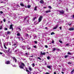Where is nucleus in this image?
Listing matches in <instances>:
<instances>
[{"label": "nucleus", "instance_id": "nucleus-1", "mask_svg": "<svg viewBox=\"0 0 74 74\" xmlns=\"http://www.w3.org/2000/svg\"><path fill=\"white\" fill-rule=\"evenodd\" d=\"M21 65L19 66V67L20 69H23L24 66H25V64L23 62H21Z\"/></svg>", "mask_w": 74, "mask_h": 74}, {"label": "nucleus", "instance_id": "nucleus-2", "mask_svg": "<svg viewBox=\"0 0 74 74\" xmlns=\"http://www.w3.org/2000/svg\"><path fill=\"white\" fill-rule=\"evenodd\" d=\"M42 17H43L42 16H41L39 17L38 19L39 22H40L41 21V20H42Z\"/></svg>", "mask_w": 74, "mask_h": 74}, {"label": "nucleus", "instance_id": "nucleus-3", "mask_svg": "<svg viewBox=\"0 0 74 74\" xmlns=\"http://www.w3.org/2000/svg\"><path fill=\"white\" fill-rule=\"evenodd\" d=\"M26 71H27V74H32V73H31V72H30V71H29V70H28V69H27V68H26Z\"/></svg>", "mask_w": 74, "mask_h": 74}, {"label": "nucleus", "instance_id": "nucleus-4", "mask_svg": "<svg viewBox=\"0 0 74 74\" xmlns=\"http://www.w3.org/2000/svg\"><path fill=\"white\" fill-rule=\"evenodd\" d=\"M59 12L60 14H63L64 13V11L63 10H62L61 11H59Z\"/></svg>", "mask_w": 74, "mask_h": 74}, {"label": "nucleus", "instance_id": "nucleus-5", "mask_svg": "<svg viewBox=\"0 0 74 74\" xmlns=\"http://www.w3.org/2000/svg\"><path fill=\"white\" fill-rule=\"evenodd\" d=\"M5 64H10V61H7L5 63Z\"/></svg>", "mask_w": 74, "mask_h": 74}, {"label": "nucleus", "instance_id": "nucleus-6", "mask_svg": "<svg viewBox=\"0 0 74 74\" xmlns=\"http://www.w3.org/2000/svg\"><path fill=\"white\" fill-rule=\"evenodd\" d=\"M69 30H70L71 31H73L74 30V28L73 27L70 28L69 29Z\"/></svg>", "mask_w": 74, "mask_h": 74}, {"label": "nucleus", "instance_id": "nucleus-7", "mask_svg": "<svg viewBox=\"0 0 74 74\" xmlns=\"http://www.w3.org/2000/svg\"><path fill=\"white\" fill-rule=\"evenodd\" d=\"M40 4H44V0H41L40 1Z\"/></svg>", "mask_w": 74, "mask_h": 74}, {"label": "nucleus", "instance_id": "nucleus-8", "mask_svg": "<svg viewBox=\"0 0 74 74\" xmlns=\"http://www.w3.org/2000/svg\"><path fill=\"white\" fill-rule=\"evenodd\" d=\"M51 12V10H48L46 11L45 12L46 13H48V12Z\"/></svg>", "mask_w": 74, "mask_h": 74}, {"label": "nucleus", "instance_id": "nucleus-9", "mask_svg": "<svg viewBox=\"0 0 74 74\" xmlns=\"http://www.w3.org/2000/svg\"><path fill=\"white\" fill-rule=\"evenodd\" d=\"M41 54L42 55H45V53L44 52L43 53H42V51H41Z\"/></svg>", "mask_w": 74, "mask_h": 74}, {"label": "nucleus", "instance_id": "nucleus-10", "mask_svg": "<svg viewBox=\"0 0 74 74\" xmlns=\"http://www.w3.org/2000/svg\"><path fill=\"white\" fill-rule=\"evenodd\" d=\"M21 48H22L23 50H25V47L24 46H22L21 47Z\"/></svg>", "mask_w": 74, "mask_h": 74}, {"label": "nucleus", "instance_id": "nucleus-11", "mask_svg": "<svg viewBox=\"0 0 74 74\" xmlns=\"http://www.w3.org/2000/svg\"><path fill=\"white\" fill-rule=\"evenodd\" d=\"M12 24H11L10 26V29H12Z\"/></svg>", "mask_w": 74, "mask_h": 74}, {"label": "nucleus", "instance_id": "nucleus-12", "mask_svg": "<svg viewBox=\"0 0 74 74\" xmlns=\"http://www.w3.org/2000/svg\"><path fill=\"white\" fill-rule=\"evenodd\" d=\"M29 70H30V71H32V68L30 67H29Z\"/></svg>", "mask_w": 74, "mask_h": 74}, {"label": "nucleus", "instance_id": "nucleus-13", "mask_svg": "<svg viewBox=\"0 0 74 74\" xmlns=\"http://www.w3.org/2000/svg\"><path fill=\"white\" fill-rule=\"evenodd\" d=\"M58 26L57 25H56V27H54V28H53V30H55V29H57V27H58Z\"/></svg>", "mask_w": 74, "mask_h": 74}, {"label": "nucleus", "instance_id": "nucleus-14", "mask_svg": "<svg viewBox=\"0 0 74 74\" xmlns=\"http://www.w3.org/2000/svg\"><path fill=\"white\" fill-rule=\"evenodd\" d=\"M10 49H8V51H7V52H8V53H10Z\"/></svg>", "mask_w": 74, "mask_h": 74}, {"label": "nucleus", "instance_id": "nucleus-15", "mask_svg": "<svg viewBox=\"0 0 74 74\" xmlns=\"http://www.w3.org/2000/svg\"><path fill=\"white\" fill-rule=\"evenodd\" d=\"M11 32L10 31H8L7 32V34H11Z\"/></svg>", "mask_w": 74, "mask_h": 74}, {"label": "nucleus", "instance_id": "nucleus-16", "mask_svg": "<svg viewBox=\"0 0 74 74\" xmlns=\"http://www.w3.org/2000/svg\"><path fill=\"white\" fill-rule=\"evenodd\" d=\"M4 47L5 49H7V47H6V46H5V44H4Z\"/></svg>", "mask_w": 74, "mask_h": 74}, {"label": "nucleus", "instance_id": "nucleus-17", "mask_svg": "<svg viewBox=\"0 0 74 74\" xmlns=\"http://www.w3.org/2000/svg\"><path fill=\"white\" fill-rule=\"evenodd\" d=\"M17 36H21V34L19 33H18L17 34Z\"/></svg>", "mask_w": 74, "mask_h": 74}, {"label": "nucleus", "instance_id": "nucleus-18", "mask_svg": "<svg viewBox=\"0 0 74 74\" xmlns=\"http://www.w3.org/2000/svg\"><path fill=\"white\" fill-rule=\"evenodd\" d=\"M30 7H31V5H27V8H30Z\"/></svg>", "mask_w": 74, "mask_h": 74}, {"label": "nucleus", "instance_id": "nucleus-19", "mask_svg": "<svg viewBox=\"0 0 74 74\" xmlns=\"http://www.w3.org/2000/svg\"><path fill=\"white\" fill-rule=\"evenodd\" d=\"M37 6H36L34 9V10L35 11H37Z\"/></svg>", "mask_w": 74, "mask_h": 74}, {"label": "nucleus", "instance_id": "nucleus-20", "mask_svg": "<svg viewBox=\"0 0 74 74\" xmlns=\"http://www.w3.org/2000/svg\"><path fill=\"white\" fill-rule=\"evenodd\" d=\"M20 5L21 6H22L23 7H24V6H25L23 3H20Z\"/></svg>", "mask_w": 74, "mask_h": 74}, {"label": "nucleus", "instance_id": "nucleus-21", "mask_svg": "<svg viewBox=\"0 0 74 74\" xmlns=\"http://www.w3.org/2000/svg\"><path fill=\"white\" fill-rule=\"evenodd\" d=\"M36 18H37V17H35L34 18L33 20V22L34 21V20H35V19H36Z\"/></svg>", "mask_w": 74, "mask_h": 74}, {"label": "nucleus", "instance_id": "nucleus-22", "mask_svg": "<svg viewBox=\"0 0 74 74\" xmlns=\"http://www.w3.org/2000/svg\"><path fill=\"white\" fill-rule=\"evenodd\" d=\"M47 59H48V60H49V59H51V58H50V57L48 56L47 57Z\"/></svg>", "mask_w": 74, "mask_h": 74}, {"label": "nucleus", "instance_id": "nucleus-23", "mask_svg": "<svg viewBox=\"0 0 74 74\" xmlns=\"http://www.w3.org/2000/svg\"><path fill=\"white\" fill-rule=\"evenodd\" d=\"M47 68H48L49 69H51V66H48Z\"/></svg>", "mask_w": 74, "mask_h": 74}, {"label": "nucleus", "instance_id": "nucleus-24", "mask_svg": "<svg viewBox=\"0 0 74 74\" xmlns=\"http://www.w3.org/2000/svg\"><path fill=\"white\" fill-rule=\"evenodd\" d=\"M37 59H39V60H42V59H41V58H40L38 57L37 58Z\"/></svg>", "mask_w": 74, "mask_h": 74}, {"label": "nucleus", "instance_id": "nucleus-25", "mask_svg": "<svg viewBox=\"0 0 74 74\" xmlns=\"http://www.w3.org/2000/svg\"><path fill=\"white\" fill-rule=\"evenodd\" d=\"M68 56H68V55L65 56H64V58H67V57H68Z\"/></svg>", "mask_w": 74, "mask_h": 74}, {"label": "nucleus", "instance_id": "nucleus-26", "mask_svg": "<svg viewBox=\"0 0 74 74\" xmlns=\"http://www.w3.org/2000/svg\"><path fill=\"white\" fill-rule=\"evenodd\" d=\"M53 34H55V33L53 32H52L51 33V35H52Z\"/></svg>", "mask_w": 74, "mask_h": 74}, {"label": "nucleus", "instance_id": "nucleus-27", "mask_svg": "<svg viewBox=\"0 0 74 74\" xmlns=\"http://www.w3.org/2000/svg\"><path fill=\"white\" fill-rule=\"evenodd\" d=\"M14 60H15V63H16V62H17V60L16 58H15Z\"/></svg>", "mask_w": 74, "mask_h": 74}, {"label": "nucleus", "instance_id": "nucleus-28", "mask_svg": "<svg viewBox=\"0 0 74 74\" xmlns=\"http://www.w3.org/2000/svg\"><path fill=\"white\" fill-rule=\"evenodd\" d=\"M49 8H50V9H52V7L50 6H49L48 7Z\"/></svg>", "mask_w": 74, "mask_h": 74}, {"label": "nucleus", "instance_id": "nucleus-29", "mask_svg": "<svg viewBox=\"0 0 74 74\" xmlns=\"http://www.w3.org/2000/svg\"><path fill=\"white\" fill-rule=\"evenodd\" d=\"M55 50H56V48H54L53 49V52H54V51H55Z\"/></svg>", "mask_w": 74, "mask_h": 74}, {"label": "nucleus", "instance_id": "nucleus-30", "mask_svg": "<svg viewBox=\"0 0 74 74\" xmlns=\"http://www.w3.org/2000/svg\"><path fill=\"white\" fill-rule=\"evenodd\" d=\"M32 65L33 66V67H34L35 66V64L34 63H33L32 64Z\"/></svg>", "mask_w": 74, "mask_h": 74}, {"label": "nucleus", "instance_id": "nucleus-31", "mask_svg": "<svg viewBox=\"0 0 74 74\" xmlns=\"http://www.w3.org/2000/svg\"><path fill=\"white\" fill-rule=\"evenodd\" d=\"M59 42H60V43H61V44H62V43H63V42H62V41L61 40H59Z\"/></svg>", "mask_w": 74, "mask_h": 74}, {"label": "nucleus", "instance_id": "nucleus-32", "mask_svg": "<svg viewBox=\"0 0 74 74\" xmlns=\"http://www.w3.org/2000/svg\"><path fill=\"white\" fill-rule=\"evenodd\" d=\"M1 29H2V25H1L0 27V30H1Z\"/></svg>", "mask_w": 74, "mask_h": 74}, {"label": "nucleus", "instance_id": "nucleus-33", "mask_svg": "<svg viewBox=\"0 0 74 74\" xmlns=\"http://www.w3.org/2000/svg\"><path fill=\"white\" fill-rule=\"evenodd\" d=\"M34 48H37V47L36 45L34 46Z\"/></svg>", "mask_w": 74, "mask_h": 74}, {"label": "nucleus", "instance_id": "nucleus-34", "mask_svg": "<svg viewBox=\"0 0 74 74\" xmlns=\"http://www.w3.org/2000/svg\"><path fill=\"white\" fill-rule=\"evenodd\" d=\"M12 66L13 67H16V65L15 64L14 65L12 64Z\"/></svg>", "mask_w": 74, "mask_h": 74}, {"label": "nucleus", "instance_id": "nucleus-35", "mask_svg": "<svg viewBox=\"0 0 74 74\" xmlns=\"http://www.w3.org/2000/svg\"><path fill=\"white\" fill-rule=\"evenodd\" d=\"M0 14H3V12L2 11H1L0 12Z\"/></svg>", "mask_w": 74, "mask_h": 74}, {"label": "nucleus", "instance_id": "nucleus-36", "mask_svg": "<svg viewBox=\"0 0 74 74\" xmlns=\"http://www.w3.org/2000/svg\"><path fill=\"white\" fill-rule=\"evenodd\" d=\"M74 69H73V70L71 72V73H73V72H74Z\"/></svg>", "mask_w": 74, "mask_h": 74}, {"label": "nucleus", "instance_id": "nucleus-37", "mask_svg": "<svg viewBox=\"0 0 74 74\" xmlns=\"http://www.w3.org/2000/svg\"><path fill=\"white\" fill-rule=\"evenodd\" d=\"M45 48H48V46H47V45H45Z\"/></svg>", "mask_w": 74, "mask_h": 74}, {"label": "nucleus", "instance_id": "nucleus-38", "mask_svg": "<svg viewBox=\"0 0 74 74\" xmlns=\"http://www.w3.org/2000/svg\"><path fill=\"white\" fill-rule=\"evenodd\" d=\"M13 45H14V46H15V45H16V44L15 43V44H13Z\"/></svg>", "mask_w": 74, "mask_h": 74}, {"label": "nucleus", "instance_id": "nucleus-39", "mask_svg": "<svg viewBox=\"0 0 74 74\" xmlns=\"http://www.w3.org/2000/svg\"><path fill=\"white\" fill-rule=\"evenodd\" d=\"M35 44H37V41H34Z\"/></svg>", "mask_w": 74, "mask_h": 74}, {"label": "nucleus", "instance_id": "nucleus-40", "mask_svg": "<svg viewBox=\"0 0 74 74\" xmlns=\"http://www.w3.org/2000/svg\"><path fill=\"white\" fill-rule=\"evenodd\" d=\"M68 55H71V54L70 52H68Z\"/></svg>", "mask_w": 74, "mask_h": 74}, {"label": "nucleus", "instance_id": "nucleus-41", "mask_svg": "<svg viewBox=\"0 0 74 74\" xmlns=\"http://www.w3.org/2000/svg\"><path fill=\"white\" fill-rule=\"evenodd\" d=\"M5 30H8V29L7 28H5Z\"/></svg>", "mask_w": 74, "mask_h": 74}, {"label": "nucleus", "instance_id": "nucleus-42", "mask_svg": "<svg viewBox=\"0 0 74 74\" xmlns=\"http://www.w3.org/2000/svg\"><path fill=\"white\" fill-rule=\"evenodd\" d=\"M27 16L25 17L24 18V20H25L26 19H27Z\"/></svg>", "mask_w": 74, "mask_h": 74}, {"label": "nucleus", "instance_id": "nucleus-43", "mask_svg": "<svg viewBox=\"0 0 74 74\" xmlns=\"http://www.w3.org/2000/svg\"><path fill=\"white\" fill-rule=\"evenodd\" d=\"M12 58H13V59H14V60L15 59V57H12Z\"/></svg>", "mask_w": 74, "mask_h": 74}, {"label": "nucleus", "instance_id": "nucleus-44", "mask_svg": "<svg viewBox=\"0 0 74 74\" xmlns=\"http://www.w3.org/2000/svg\"><path fill=\"white\" fill-rule=\"evenodd\" d=\"M18 29L20 30L19 31H21V29L20 28H18Z\"/></svg>", "mask_w": 74, "mask_h": 74}, {"label": "nucleus", "instance_id": "nucleus-45", "mask_svg": "<svg viewBox=\"0 0 74 74\" xmlns=\"http://www.w3.org/2000/svg\"><path fill=\"white\" fill-rule=\"evenodd\" d=\"M3 22H5V19H3Z\"/></svg>", "mask_w": 74, "mask_h": 74}, {"label": "nucleus", "instance_id": "nucleus-46", "mask_svg": "<svg viewBox=\"0 0 74 74\" xmlns=\"http://www.w3.org/2000/svg\"><path fill=\"white\" fill-rule=\"evenodd\" d=\"M30 56L32 58H33V57H34V56Z\"/></svg>", "mask_w": 74, "mask_h": 74}, {"label": "nucleus", "instance_id": "nucleus-47", "mask_svg": "<svg viewBox=\"0 0 74 74\" xmlns=\"http://www.w3.org/2000/svg\"><path fill=\"white\" fill-rule=\"evenodd\" d=\"M25 55H28V53H25Z\"/></svg>", "mask_w": 74, "mask_h": 74}, {"label": "nucleus", "instance_id": "nucleus-48", "mask_svg": "<svg viewBox=\"0 0 74 74\" xmlns=\"http://www.w3.org/2000/svg\"><path fill=\"white\" fill-rule=\"evenodd\" d=\"M17 51H18V50H16L14 52H17Z\"/></svg>", "mask_w": 74, "mask_h": 74}, {"label": "nucleus", "instance_id": "nucleus-49", "mask_svg": "<svg viewBox=\"0 0 74 74\" xmlns=\"http://www.w3.org/2000/svg\"><path fill=\"white\" fill-rule=\"evenodd\" d=\"M59 28L60 29V30H62V27H59Z\"/></svg>", "mask_w": 74, "mask_h": 74}, {"label": "nucleus", "instance_id": "nucleus-50", "mask_svg": "<svg viewBox=\"0 0 74 74\" xmlns=\"http://www.w3.org/2000/svg\"><path fill=\"white\" fill-rule=\"evenodd\" d=\"M52 44H53V43H54V41L53 40L52 41Z\"/></svg>", "mask_w": 74, "mask_h": 74}, {"label": "nucleus", "instance_id": "nucleus-51", "mask_svg": "<svg viewBox=\"0 0 74 74\" xmlns=\"http://www.w3.org/2000/svg\"><path fill=\"white\" fill-rule=\"evenodd\" d=\"M69 45V43H68L66 45V46H67V45Z\"/></svg>", "mask_w": 74, "mask_h": 74}, {"label": "nucleus", "instance_id": "nucleus-52", "mask_svg": "<svg viewBox=\"0 0 74 74\" xmlns=\"http://www.w3.org/2000/svg\"><path fill=\"white\" fill-rule=\"evenodd\" d=\"M30 49V47H28V48H27V49L29 50V49Z\"/></svg>", "mask_w": 74, "mask_h": 74}, {"label": "nucleus", "instance_id": "nucleus-53", "mask_svg": "<svg viewBox=\"0 0 74 74\" xmlns=\"http://www.w3.org/2000/svg\"><path fill=\"white\" fill-rule=\"evenodd\" d=\"M68 64H71V63L70 62H69L68 63Z\"/></svg>", "mask_w": 74, "mask_h": 74}, {"label": "nucleus", "instance_id": "nucleus-54", "mask_svg": "<svg viewBox=\"0 0 74 74\" xmlns=\"http://www.w3.org/2000/svg\"><path fill=\"white\" fill-rule=\"evenodd\" d=\"M46 74H49V73H48V72H47L46 73Z\"/></svg>", "mask_w": 74, "mask_h": 74}, {"label": "nucleus", "instance_id": "nucleus-55", "mask_svg": "<svg viewBox=\"0 0 74 74\" xmlns=\"http://www.w3.org/2000/svg\"><path fill=\"white\" fill-rule=\"evenodd\" d=\"M43 8H47V7H43Z\"/></svg>", "mask_w": 74, "mask_h": 74}, {"label": "nucleus", "instance_id": "nucleus-56", "mask_svg": "<svg viewBox=\"0 0 74 74\" xmlns=\"http://www.w3.org/2000/svg\"><path fill=\"white\" fill-rule=\"evenodd\" d=\"M0 54H1V55H2V54H3V53L1 52H0Z\"/></svg>", "mask_w": 74, "mask_h": 74}, {"label": "nucleus", "instance_id": "nucleus-57", "mask_svg": "<svg viewBox=\"0 0 74 74\" xmlns=\"http://www.w3.org/2000/svg\"><path fill=\"white\" fill-rule=\"evenodd\" d=\"M54 74H56V72H54Z\"/></svg>", "mask_w": 74, "mask_h": 74}, {"label": "nucleus", "instance_id": "nucleus-58", "mask_svg": "<svg viewBox=\"0 0 74 74\" xmlns=\"http://www.w3.org/2000/svg\"><path fill=\"white\" fill-rule=\"evenodd\" d=\"M17 38H18V39H20V38H20V37H18Z\"/></svg>", "mask_w": 74, "mask_h": 74}, {"label": "nucleus", "instance_id": "nucleus-59", "mask_svg": "<svg viewBox=\"0 0 74 74\" xmlns=\"http://www.w3.org/2000/svg\"><path fill=\"white\" fill-rule=\"evenodd\" d=\"M62 74H64V72H62Z\"/></svg>", "mask_w": 74, "mask_h": 74}, {"label": "nucleus", "instance_id": "nucleus-60", "mask_svg": "<svg viewBox=\"0 0 74 74\" xmlns=\"http://www.w3.org/2000/svg\"><path fill=\"white\" fill-rule=\"evenodd\" d=\"M27 34V36H29V34Z\"/></svg>", "mask_w": 74, "mask_h": 74}, {"label": "nucleus", "instance_id": "nucleus-61", "mask_svg": "<svg viewBox=\"0 0 74 74\" xmlns=\"http://www.w3.org/2000/svg\"><path fill=\"white\" fill-rule=\"evenodd\" d=\"M45 29H48V28H47V27H45Z\"/></svg>", "mask_w": 74, "mask_h": 74}, {"label": "nucleus", "instance_id": "nucleus-62", "mask_svg": "<svg viewBox=\"0 0 74 74\" xmlns=\"http://www.w3.org/2000/svg\"><path fill=\"white\" fill-rule=\"evenodd\" d=\"M1 23H3V21H1Z\"/></svg>", "mask_w": 74, "mask_h": 74}, {"label": "nucleus", "instance_id": "nucleus-63", "mask_svg": "<svg viewBox=\"0 0 74 74\" xmlns=\"http://www.w3.org/2000/svg\"><path fill=\"white\" fill-rule=\"evenodd\" d=\"M73 18H74V15H73Z\"/></svg>", "mask_w": 74, "mask_h": 74}, {"label": "nucleus", "instance_id": "nucleus-64", "mask_svg": "<svg viewBox=\"0 0 74 74\" xmlns=\"http://www.w3.org/2000/svg\"><path fill=\"white\" fill-rule=\"evenodd\" d=\"M71 25V23L70 24H69V26H70V25Z\"/></svg>", "mask_w": 74, "mask_h": 74}]
</instances>
